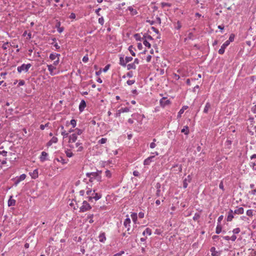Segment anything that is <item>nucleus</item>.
<instances>
[{"label":"nucleus","mask_w":256,"mask_h":256,"mask_svg":"<svg viewBox=\"0 0 256 256\" xmlns=\"http://www.w3.org/2000/svg\"><path fill=\"white\" fill-rule=\"evenodd\" d=\"M75 146L76 148H78L77 152H82L84 148L82 146V143L80 141L76 142Z\"/></svg>","instance_id":"4be33fe9"},{"label":"nucleus","mask_w":256,"mask_h":256,"mask_svg":"<svg viewBox=\"0 0 256 256\" xmlns=\"http://www.w3.org/2000/svg\"><path fill=\"white\" fill-rule=\"evenodd\" d=\"M126 66H127V69L128 70H130L131 69L135 70L136 68V65H135L134 64L133 62L127 64Z\"/></svg>","instance_id":"7c9ffc66"},{"label":"nucleus","mask_w":256,"mask_h":256,"mask_svg":"<svg viewBox=\"0 0 256 256\" xmlns=\"http://www.w3.org/2000/svg\"><path fill=\"white\" fill-rule=\"evenodd\" d=\"M240 232V230L239 228H234L232 232L234 234L236 235V234H238Z\"/></svg>","instance_id":"79ce46f5"},{"label":"nucleus","mask_w":256,"mask_h":256,"mask_svg":"<svg viewBox=\"0 0 256 256\" xmlns=\"http://www.w3.org/2000/svg\"><path fill=\"white\" fill-rule=\"evenodd\" d=\"M128 10L132 12V15H136V14H138V12H137L136 10L135 9H134L131 6H130L128 8Z\"/></svg>","instance_id":"4c0bfd02"},{"label":"nucleus","mask_w":256,"mask_h":256,"mask_svg":"<svg viewBox=\"0 0 256 256\" xmlns=\"http://www.w3.org/2000/svg\"><path fill=\"white\" fill-rule=\"evenodd\" d=\"M110 64H107L103 69V72H106L110 68Z\"/></svg>","instance_id":"338daca9"},{"label":"nucleus","mask_w":256,"mask_h":256,"mask_svg":"<svg viewBox=\"0 0 256 256\" xmlns=\"http://www.w3.org/2000/svg\"><path fill=\"white\" fill-rule=\"evenodd\" d=\"M154 158H155L154 156H152L148 157V158H146V159H145L144 160V166L150 165L152 162H154Z\"/></svg>","instance_id":"0eeeda50"},{"label":"nucleus","mask_w":256,"mask_h":256,"mask_svg":"<svg viewBox=\"0 0 256 256\" xmlns=\"http://www.w3.org/2000/svg\"><path fill=\"white\" fill-rule=\"evenodd\" d=\"M235 38V35L234 34H231L229 38L226 42H228L230 44L231 42H232L234 40Z\"/></svg>","instance_id":"2f4dec72"},{"label":"nucleus","mask_w":256,"mask_h":256,"mask_svg":"<svg viewBox=\"0 0 256 256\" xmlns=\"http://www.w3.org/2000/svg\"><path fill=\"white\" fill-rule=\"evenodd\" d=\"M56 160L58 162H60L62 164H66L68 162V160H66L65 159H64L62 156H60V158H56Z\"/></svg>","instance_id":"bb28decb"},{"label":"nucleus","mask_w":256,"mask_h":256,"mask_svg":"<svg viewBox=\"0 0 256 256\" xmlns=\"http://www.w3.org/2000/svg\"><path fill=\"white\" fill-rule=\"evenodd\" d=\"M160 103L162 107H164L170 104V101L169 100H167L166 98L163 97L160 100Z\"/></svg>","instance_id":"423d86ee"},{"label":"nucleus","mask_w":256,"mask_h":256,"mask_svg":"<svg viewBox=\"0 0 256 256\" xmlns=\"http://www.w3.org/2000/svg\"><path fill=\"white\" fill-rule=\"evenodd\" d=\"M234 218V213L232 210L230 209L228 212V216L226 218V220L228 222L232 221V219Z\"/></svg>","instance_id":"9b49d317"},{"label":"nucleus","mask_w":256,"mask_h":256,"mask_svg":"<svg viewBox=\"0 0 256 256\" xmlns=\"http://www.w3.org/2000/svg\"><path fill=\"white\" fill-rule=\"evenodd\" d=\"M182 28V25L180 22L178 21L175 25V28L177 30H180Z\"/></svg>","instance_id":"de8ad7c7"},{"label":"nucleus","mask_w":256,"mask_h":256,"mask_svg":"<svg viewBox=\"0 0 256 256\" xmlns=\"http://www.w3.org/2000/svg\"><path fill=\"white\" fill-rule=\"evenodd\" d=\"M181 132L184 133L186 135H188L189 134V128L187 126H184L183 128L181 130Z\"/></svg>","instance_id":"393cba45"},{"label":"nucleus","mask_w":256,"mask_h":256,"mask_svg":"<svg viewBox=\"0 0 256 256\" xmlns=\"http://www.w3.org/2000/svg\"><path fill=\"white\" fill-rule=\"evenodd\" d=\"M229 45L228 42L226 41L222 44L220 48L218 50V54H224L225 52V49L226 47Z\"/></svg>","instance_id":"9d476101"},{"label":"nucleus","mask_w":256,"mask_h":256,"mask_svg":"<svg viewBox=\"0 0 256 256\" xmlns=\"http://www.w3.org/2000/svg\"><path fill=\"white\" fill-rule=\"evenodd\" d=\"M70 124L72 126L73 128H75L76 125V120H75L74 119H72L70 120Z\"/></svg>","instance_id":"09e8293b"},{"label":"nucleus","mask_w":256,"mask_h":256,"mask_svg":"<svg viewBox=\"0 0 256 256\" xmlns=\"http://www.w3.org/2000/svg\"><path fill=\"white\" fill-rule=\"evenodd\" d=\"M152 234V230L149 228H147L143 232H142V235L145 236L146 234L148 236H150Z\"/></svg>","instance_id":"b1692460"},{"label":"nucleus","mask_w":256,"mask_h":256,"mask_svg":"<svg viewBox=\"0 0 256 256\" xmlns=\"http://www.w3.org/2000/svg\"><path fill=\"white\" fill-rule=\"evenodd\" d=\"M88 60V54H86V56H84L83 58H82V62H87Z\"/></svg>","instance_id":"4d7b16f0"},{"label":"nucleus","mask_w":256,"mask_h":256,"mask_svg":"<svg viewBox=\"0 0 256 256\" xmlns=\"http://www.w3.org/2000/svg\"><path fill=\"white\" fill-rule=\"evenodd\" d=\"M51 44L53 45L56 50H58L60 49V46L58 45V43H51Z\"/></svg>","instance_id":"e2e57ef3"},{"label":"nucleus","mask_w":256,"mask_h":256,"mask_svg":"<svg viewBox=\"0 0 256 256\" xmlns=\"http://www.w3.org/2000/svg\"><path fill=\"white\" fill-rule=\"evenodd\" d=\"M93 216H94V214H90L89 215H88V219H89V222L90 224H92L94 222V220L92 219L93 218Z\"/></svg>","instance_id":"37998d69"},{"label":"nucleus","mask_w":256,"mask_h":256,"mask_svg":"<svg viewBox=\"0 0 256 256\" xmlns=\"http://www.w3.org/2000/svg\"><path fill=\"white\" fill-rule=\"evenodd\" d=\"M58 141V139L56 137V136H53L51 140H49L47 144H46V146L48 147V146H50L52 145V144L54 143H56Z\"/></svg>","instance_id":"6ab92c4d"},{"label":"nucleus","mask_w":256,"mask_h":256,"mask_svg":"<svg viewBox=\"0 0 256 256\" xmlns=\"http://www.w3.org/2000/svg\"><path fill=\"white\" fill-rule=\"evenodd\" d=\"M16 200H14V199L10 198L8 200V206H14L16 204Z\"/></svg>","instance_id":"473e14b6"},{"label":"nucleus","mask_w":256,"mask_h":256,"mask_svg":"<svg viewBox=\"0 0 256 256\" xmlns=\"http://www.w3.org/2000/svg\"><path fill=\"white\" fill-rule=\"evenodd\" d=\"M92 192L91 188L86 187V194L88 195V196H91L90 195H92Z\"/></svg>","instance_id":"8fccbe9b"},{"label":"nucleus","mask_w":256,"mask_h":256,"mask_svg":"<svg viewBox=\"0 0 256 256\" xmlns=\"http://www.w3.org/2000/svg\"><path fill=\"white\" fill-rule=\"evenodd\" d=\"M86 102H85L84 100H82L80 102V104H79V110L80 112H82L84 110V109L86 107Z\"/></svg>","instance_id":"4468645a"},{"label":"nucleus","mask_w":256,"mask_h":256,"mask_svg":"<svg viewBox=\"0 0 256 256\" xmlns=\"http://www.w3.org/2000/svg\"><path fill=\"white\" fill-rule=\"evenodd\" d=\"M134 49L132 46H130L129 47H128V50L130 51V54L132 56H136V54L135 52H134Z\"/></svg>","instance_id":"e433bc0d"},{"label":"nucleus","mask_w":256,"mask_h":256,"mask_svg":"<svg viewBox=\"0 0 256 256\" xmlns=\"http://www.w3.org/2000/svg\"><path fill=\"white\" fill-rule=\"evenodd\" d=\"M233 212L234 214H242L244 212V209L242 207H236Z\"/></svg>","instance_id":"2eb2a0df"},{"label":"nucleus","mask_w":256,"mask_h":256,"mask_svg":"<svg viewBox=\"0 0 256 256\" xmlns=\"http://www.w3.org/2000/svg\"><path fill=\"white\" fill-rule=\"evenodd\" d=\"M29 174L31 176L32 178L36 179L38 176V170L35 169L33 170L32 172H30Z\"/></svg>","instance_id":"a211bd4d"},{"label":"nucleus","mask_w":256,"mask_h":256,"mask_svg":"<svg viewBox=\"0 0 256 256\" xmlns=\"http://www.w3.org/2000/svg\"><path fill=\"white\" fill-rule=\"evenodd\" d=\"M131 218L134 222H136L137 220V214L136 213L133 212L131 214Z\"/></svg>","instance_id":"58836bf2"},{"label":"nucleus","mask_w":256,"mask_h":256,"mask_svg":"<svg viewBox=\"0 0 256 256\" xmlns=\"http://www.w3.org/2000/svg\"><path fill=\"white\" fill-rule=\"evenodd\" d=\"M92 208L90 204L86 200H84L82 202V205L80 208V212H85Z\"/></svg>","instance_id":"20e7f679"},{"label":"nucleus","mask_w":256,"mask_h":256,"mask_svg":"<svg viewBox=\"0 0 256 256\" xmlns=\"http://www.w3.org/2000/svg\"><path fill=\"white\" fill-rule=\"evenodd\" d=\"M125 59V62H126V64L128 62H131L132 60V58L131 56H126Z\"/></svg>","instance_id":"603ef678"},{"label":"nucleus","mask_w":256,"mask_h":256,"mask_svg":"<svg viewBox=\"0 0 256 256\" xmlns=\"http://www.w3.org/2000/svg\"><path fill=\"white\" fill-rule=\"evenodd\" d=\"M143 244L144 245V246H142L141 248V252L142 253L144 254L146 252L145 248L146 247V244L144 243Z\"/></svg>","instance_id":"680f3d73"},{"label":"nucleus","mask_w":256,"mask_h":256,"mask_svg":"<svg viewBox=\"0 0 256 256\" xmlns=\"http://www.w3.org/2000/svg\"><path fill=\"white\" fill-rule=\"evenodd\" d=\"M194 34L192 32H190L186 38V39L188 40H194Z\"/></svg>","instance_id":"c03bdc74"},{"label":"nucleus","mask_w":256,"mask_h":256,"mask_svg":"<svg viewBox=\"0 0 256 256\" xmlns=\"http://www.w3.org/2000/svg\"><path fill=\"white\" fill-rule=\"evenodd\" d=\"M188 108L187 106H184L178 112V116L180 117L181 114H182L184 112V110H186Z\"/></svg>","instance_id":"f704fd0d"},{"label":"nucleus","mask_w":256,"mask_h":256,"mask_svg":"<svg viewBox=\"0 0 256 256\" xmlns=\"http://www.w3.org/2000/svg\"><path fill=\"white\" fill-rule=\"evenodd\" d=\"M143 44H144L148 48H150L151 46V45L149 42H148L146 40H143Z\"/></svg>","instance_id":"ea45409f"},{"label":"nucleus","mask_w":256,"mask_h":256,"mask_svg":"<svg viewBox=\"0 0 256 256\" xmlns=\"http://www.w3.org/2000/svg\"><path fill=\"white\" fill-rule=\"evenodd\" d=\"M192 180V177L190 175L187 176L183 180V187L186 188L188 186V184Z\"/></svg>","instance_id":"1a4fd4ad"},{"label":"nucleus","mask_w":256,"mask_h":256,"mask_svg":"<svg viewBox=\"0 0 256 256\" xmlns=\"http://www.w3.org/2000/svg\"><path fill=\"white\" fill-rule=\"evenodd\" d=\"M120 110L122 112V113L127 112L130 111V108L128 107L122 108L120 109Z\"/></svg>","instance_id":"a19ab883"},{"label":"nucleus","mask_w":256,"mask_h":256,"mask_svg":"<svg viewBox=\"0 0 256 256\" xmlns=\"http://www.w3.org/2000/svg\"><path fill=\"white\" fill-rule=\"evenodd\" d=\"M99 241L101 242H104L106 240V237L105 236V233L102 232H100L98 236Z\"/></svg>","instance_id":"aec40b11"},{"label":"nucleus","mask_w":256,"mask_h":256,"mask_svg":"<svg viewBox=\"0 0 256 256\" xmlns=\"http://www.w3.org/2000/svg\"><path fill=\"white\" fill-rule=\"evenodd\" d=\"M134 38L137 41H141L143 40L144 38L143 37L142 38L140 36V34H134Z\"/></svg>","instance_id":"c756f323"},{"label":"nucleus","mask_w":256,"mask_h":256,"mask_svg":"<svg viewBox=\"0 0 256 256\" xmlns=\"http://www.w3.org/2000/svg\"><path fill=\"white\" fill-rule=\"evenodd\" d=\"M47 66L48 68V70L50 72V74L51 76H54V74H56V73L54 72V71L56 69V68L52 64H48Z\"/></svg>","instance_id":"dca6fc26"},{"label":"nucleus","mask_w":256,"mask_h":256,"mask_svg":"<svg viewBox=\"0 0 256 256\" xmlns=\"http://www.w3.org/2000/svg\"><path fill=\"white\" fill-rule=\"evenodd\" d=\"M60 56V54H56V53H52L50 55V58L52 60H54L56 58H58Z\"/></svg>","instance_id":"5701e85b"},{"label":"nucleus","mask_w":256,"mask_h":256,"mask_svg":"<svg viewBox=\"0 0 256 256\" xmlns=\"http://www.w3.org/2000/svg\"><path fill=\"white\" fill-rule=\"evenodd\" d=\"M26 178L25 174H21L19 177L16 178L14 185L16 186L21 181L24 180Z\"/></svg>","instance_id":"6e6552de"},{"label":"nucleus","mask_w":256,"mask_h":256,"mask_svg":"<svg viewBox=\"0 0 256 256\" xmlns=\"http://www.w3.org/2000/svg\"><path fill=\"white\" fill-rule=\"evenodd\" d=\"M25 84V82L24 80H19V82H18V86H24V84Z\"/></svg>","instance_id":"052dcab7"},{"label":"nucleus","mask_w":256,"mask_h":256,"mask_svg":"<svg viewBox=\"0 0 256 256\" xmlns=\"http://www.w3.org/2000/svg\"><path fill=\"white\" fill-rule=\"evenodd\" d=\"M134 82H135L134 80H128L126 82L127 84L129 86H131V85L133 84Z\"/></svg>","instance_id":"69168bd1"},{"label":"nucleus","mask_w":256,"mask_h":256,"mask_svg":"<svg viewBox=\"0 0 256 256\" xmlns=\"http://www.w3.org/2000/svg\"><path fill=\"white\" fill-rule=\"evenodd\" d=\"M48 153H46L45 152H42L41 153V155L40 157V162H44V161L48 160Z\"/></svg>","instance_id":"f8f14e48"},{"label":"nucleus","mask_w":256,"mask_h":256,"mask_svg":"<svg viewBox=\"0 0 256 256\" xmlns=\"http://www.w3.org/2000/svg\"><path fill=\"white\" fill-rule=\"evenodd\" d=\"M107 141V138H102L98 142V144H105Z\"/></svg>","instance_id":"49530a36"},{"label":"nucleus","mask_w":256,"mask_h":256,"mask_svg":"<svg viewBox=\"0 0 256 256\" xmlns=\"http://www.w3.org/2000/svg\"><path fill=\"white\" fill-rule=\"evenodd\" d=\"M120 64L124 67L126 66V62H125V59L122 56L120 58Z\"/></svg>","instance_id":"c85d7f7f"},{"label":"nucleus","mask_w":256,"mask_h":256,"mask_svg":"<svg viewBox=\"0 0 256 256\" xmlns=\"http://www.w3.org/2000/svg\"><path fill=\"white\" fill-rule=\"evenodd\" d=\"M98 23L102 26L104 24V18L102 16L98 20Z\"/></svg>","instance_id":"3c124183"},{"label":"nucleus","mask_w":256,"mask_h":256,"mask_svg":"<svg viewBox=\"0 0 256 256\" xmlns=\"http://www.w3.org/2000/svg\"><path fill=\"white\" fill-rule=\"evenodd\" d=\"M101 171H98L96 172H87L86 176L89 178V182H92L94 180H96L97 182H100L102 180Z\"/></svg>","instance_id":"f257e3e1"},{"label":"nucleus","mask_w":256,"mask_h":256,"mask_svg":"<svg viewBox=\"0 0 256 256\" xmlns=\"http://www.w3.org/2000/svg\"><path fill=\"white\" fill-rule=\"evenodd\" d=\"M62 135L63 136H64V138H66L68 136V132H66L65 130H63L62 133H61Z\"/></svg>","instance_id":"13d9d810"},{"label":"nucleus","mask_w":256,"mask_h":256,"mask_svg":"<svg viewBox=\"0 0 256 256\" xmlns=\"http://www.w3.org/2000/svg\"><path fill=\"white\" fill-rule=\"evenodd\" d=\"M130 219L128 217V216H127V218L124 220V226L126 228L128 232H129L130 230ZM128 234H130V232H128Z\"/></svg>","instance_id":"39448f33"},{"label":"nucleus","mask_w":256,"mask_h":256,"mask_svg":"<svg viewBox=\"0 0 256 256\" xmlns=\"http://www.w3.org/2000/svg\"><path fill=\"white\" fill-rule=\"evenodd\" d=\"M66 155L68 158H71L73 156V154L71 152L66 151Z\"/></svg>","instance_id":"0e129e2a"},{"label":"nucleus","mask_w":256,"mask_h":256,"mask_svg":"<svg viewBox=\"0 0 256 256\" xmlns=\"http://www.w3.org/2000/svg\"><path fill=\"white\" fill-rule=\"evenodd\" d=\"M246 215L248 216L252 217L253 216V210H248L246 211Z\"/></svg>","instance_id":"a18cd8bd"},{"label":"nucleus","mask_w":256,"mask_h":256,"mask_svg":"<svg viewBox=\"0 0 256 256\" xmlns=\"http://www.w3.org/2000/svg\"><path fill=\"white\" fill-rule=\"evenodd\" d=\"M105 174H106V176L108 178H110L112 176V174L109 170H106L105 172Z\"/></svg>","instance_id":"5fc2aeb1"},{"label":"nucleus","mask_w":256,"mask_h":256,"mask_svg":"<svg viewBox=\"0 0 256 256\" xmlns=\"http://www.w3.org/2000/svg\"><path fill=\"white\" fill-rule=\"evenodd\" d=\"M49 123L47 122L44 125V124H40V129L41 130H44L46 127H48V126Z\"/></svg>","instance_id":"864d4df0"},{"label":"nucleus","mask_w":256,"mask_h":256,"mask_svg":"<svg viewBox=\"0 0 256 256\" xmlns=\"http://www.w3.org/2000/svg\"><path fill=\"white\" fill-rule=\"evenodd\" d=\"M222 226L220 224H217L216 229V234H219L222 232Z\"/></svg>","instance_id":"cd10ccee"},{"label":"nucleus","mask_w":256,"mask_h":256,"mask_svg":"<svg viewBox=\"0 0 256 256\" xmlns=\"http://www.w3.org/2000/svg\"><path fill=\"white\" fill-rule=\"evenodd\" d=\"M96 190H94L91 196H87V198L89 202H92V199H94L95 200H98L102 198V195L95 192Z\"/></svg>","instance_id":"7ed1b4c3"},{"label":"nucleus","mask_w":256,"mask_h":256,"mask_svg":"<svg viewBox=\"0 0 256 256\" xmlns=\"http://www.w3.org/2000/svg\"><path fill=\"white\" fill-rule=\"evenodd\" d=\"M8 152L6 150H0V155H2L4 156H6Z\"/></svg>","instance_id":"bf43d9fd"},{"label":"nucleus","mask_w":256,"mask_h":256,"mask_svg":"<svg viewBox=\"0 0 256 256\" xmlns=\"http://www.w3.org/2000/svg\"><path fill=\"white\" fill-rule=\"evenodd\" d=\"M256 158V154H254L250 156V159L253 160ZM250 166L252 169H254V166H256V160L254 162H250Z\"/></svg>","instance_id":"412c9836"},{"label":"nucleus","mask_w":256,"mask_h":256,"mask_svg":"<svg viewBox=\"0 0 256 256\" xmlns=\"http://www.w3.org/2000/svg\"><path fill=\"white\" fill-rule=\"evenodd\" d=\"M74 132H75L74 134H76V136H78L82 134L83 130L76 128L74 130Z\"/></svg>","instance_id":"c9c22d12"},{"label":"nucleus","mask_w":256,"mask_h":256,"mask_svg":"<svg viewBox=\"0 0 256 256\" xmlns=\"http://www.w3.org/2000/svg\"><path fill=\"white\" fill-rule=\"evenodd\" d=\"M252 111L253 113L256 114V104L252 108Z\"/></svg>","instance_id":"774afa93"},{"label":"nucleus","mask_w":256,"mask_h":256,"mask_svg":"<svg viewBox=\"0 0 256 256\" xmlns=\"http://www.w3.org/2000/svg\"><path fill=\"white\" fill-rule=\"evenodd\" d=\"M210 106H211V104H210V103L209 102H207L205 105L204 108V112L206 113V114L208 113V110L210 108Z\"/></svg>","instance_id":"a878e982"},{"label":"nucleus","mask_w":256,"mask_h":256,"mask_svg":"<svg viewBox=\"0 0 256 256\" xmlns=\"http://www.w3.org/2000/svg\"><path fill=\"white\" fill-rule=\"evenodd\" d=\"M210 251L212 256H220V252L216 250V248L214 246L210 248Z\"/></svg>","instance_id":"f3484780"},{"label":"nucleus","mask_w":256,"mask_h":256,"mask_svg":"<svg viewBox=\"0 0 256 256\" xmlns=\"http://www.w3.org/2000/svg\"><path fill=\"white\" fill-rule=\"evenodd\" d=\"M32 66V64H22L20 66H19L17 68V70L18 72L21 73L22 72H28L30 68Z\"/></svg>","instance_id":"f03ea898"},{"label":"nucleus","mask_w":256,"mask_h":256,"mask_svg":"<svg viewBox=\"0 0 256 256\" xmlns=\"http://www.w3.org/2000/svg\"><path fill=\"white\" fill-rule=\"evenodd\" d=\"M144 40H152L153 38L152 36L148 34H144L143 36Z\"/></svg>","instance_id":"72a5a7b5"},{"label":"nucleus","mask_w":256,"mask_h":256,"mask_svg":"<svg viewBox=\"0 0 256 256\" xmlns=\"http://www.w3.org/2000/svg\"><path fill=\"white\" fill-rule=\"evenodd\" d=\"M77 139L78 136H76V134H72L69 136L68 142L70 144L75 142Z\"/></svg>","instance_id":"ddd939ff"},{"label":"nucleus","mask_w":256,"mask_h":256,"mask_svg":"<svg viewBox=\"0 0 256 256\" xmlns=\"http://www.w3.org/2000/svg\"><path fill=\"white\" fill-rule=\"evenodd\" d=\"M200 217V215L198 213H196L193 217V219L194 220H198Z\"/></svg>","instance_id":"6e6d98bb"}]
</instances>
